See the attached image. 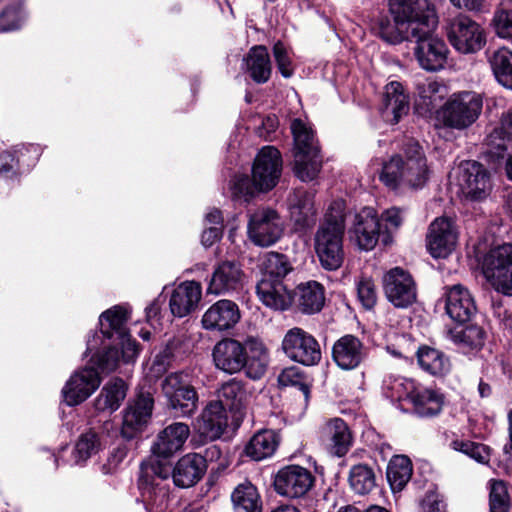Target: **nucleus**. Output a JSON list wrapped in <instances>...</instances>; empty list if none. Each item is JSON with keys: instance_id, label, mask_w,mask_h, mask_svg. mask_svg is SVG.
Masks as SVG:
<instances>
[{"instance_id": "nucleus-1", "label": "nucleus", "mask_w": 512, "mask_h": 512, "mask_svg": "<svg viewBox=\"0 0 512 512\" xmlns=\"http://www.w3.org/2000/svg\"><path fill=\"white\" fill-rule=\"evenodd\" d=\"M403 153L391 157L383 164L381 181L391 189L401 185L421 188L428 180V167L422 147L413 139L403 145Z\"/></svg>"}, {"instance_id": "nucleus-2", "label": "nucleus", "mask_w": 512, "mask_h": 512, "mask_svg": "<svg viewBox=\"0 0 512 512\" xmlns=\"http://www.w3.org/2000/svg\"><path fill=\"white\" fill-rule=\"evenodd\" d=\"M344 232L345 205L342 201H334L314 236L315 252L323 269L335 271L342 266L345 257Z\"/></svg>"}, {"instance_id": "nucleus-3", "label": "nucleus", "mask_w": 512, "mask_h": 512, "mask_svg": "<svg viewBox=\"0 0 512 512\" xmlns=\"http://www.w3.org/2000/svg\"><path fill=\"white\" fill-rule=\"evenodd\" d=\"M293 135V172L303 182L313 181L319 175L323 158L318 140L310 126L301 119L291 122Z\"/></svg>"}, {"instance_id": "nucleus-4", "label": "nucleus", "mask_w": 512, "mask_h": 512, "mask_svg": "<svg viewBox=\"0 0 512 512\" xmlns=\"http://www.w3.org/2000/svg\"><path fill=\"white\" fill-rule=\"evenodd\" d=\"M483 109L482 94L463 90L452 93L439 110L444 127L464 131L479 119Z\"/></svg>"}, {"instance_id": "nucleus-5", "label": "nucleus", "mask_w": 512, "mask_h": 512, "mask_svg": "<svg viewBox=\"0 0 512 512\" xmlns=\"http://www.w3.org/2000/svg\"><path fill=\"white\" fill-rule=\"evenodd\" d=\"M171 466L167 463H150L141 466L139 488L147 512H164L169 500Z\"/></svg>"}, {"instance_id": "nucleus-6", "label": "nucleus", "mask_w": 512, "mask_h": 512, "mask_svg": "<svg viewBox=\"0 0 512 512\" xmlns=\"http://www.w3.org/2000/svg\"><path fill=\"white\" fill-rule=\"evenodd\" d=\"M389 7L394 20L406 26L412 36L426 35L437 25L434 7L428 0H390Z\"/></svg>"}, {"instance_id": "nucleus-7", "label": "nucleus", "mask_w": 512, "mask_h": 512, "mask_svg": "<svg viewBox=\"0 0 512 512\" xmlns=\"http://www.w3.org/2000/svg\"><path fill=\"white\" fill-rule=\"evenodd\" d=\"M167 407L178 417H190L198 409V393L185 372H172L160 384Z\"/></svg>"}, {"instance_id": "nucleus-8", "label": "nucleus", "mask_w": 512, "mask_h": 512, "mask_svg": "<svg viewBox=\"0 0 512 512\" xmlns=\"http://www.w3.org/2000/svg\"><path fill=\"white\" fill-rule=\"evenodd\" d=\"M482 272L496 292L512 296V244L490 249L484 256Z\"/></svg>"}, {"instance_id": "nucleus-9", "label": "nucleus", "mask_w": 512, "mask_h": 512, "mask_svg": "<svg viewBox=\"0 0 512 512\" xmlns=\"http://www.w3.org/2000/svg\"><path fill=\"white\" fill-rule=\"evenodd\" d=\"M282 350L292 361L313 366L321 360V348L316 338L300 327L289 329L282 340Z\"/></svg>"}, {"instance_id": "nucleus-10", "label": "nucleus", "mask_w": 512, "mask_h": 512, "mask_svg": "<svg viewBox=\"0 0 512 512\" xmlns=\"http://www.w3.org/2000/svg\"><path fill=\"white\" fill-rule=\"evenodd\" d=\"M447 37L450 44L462 54L476 53L486 43L483 28L468 16L452 19L447 27Z\"/></svg>"}, {"instance_id": "nucleus-11", "label": "nucleus", "mask_w": 512, "mask_h": 512, "mask_svg": "<svg viewBox=\"0 0 512 512\" xmlns=\"http://www.w3.org/2000/svg\"><path fill=\"white\" fill-rule=\"evenodd\" d=\"M247 229L249 239L260 247L272 246L283 234L279 214L268 207L258 208L249 214Z\"/></svg>"}, {"instance_id": "nucleus-12", "label": "nucleus", "mask_w": 512, "mask_h": 512, "mask_svg": "<svg viewBox=\"0 0 512 512\" xmlns=\"http://www.w3.org/2000/svg\"><path fill=\"white\" fill-rule=\"evenodd\" d=\"M457 182L463 197L471 201L485 199L492 189L490 173L481 163L473 160L459 165Z\"/></svg>"}, {"instance_id": "nucleus-13", "label": "nucleus", "mask_w": 512, "mask_h": 512, "mask_svg": "<svg viewBox=\"0 0 512 512\" xmlns=\"http://www.w3.org/2000/svg\"><path fill=\"white\" fill-rule=\"evenodd\" d=\"M386 299L395 308L407 309L417 301V285L410 273L395 267L383 276Z\"/></svg>"}, {"instance_id": "nucleus-14", "label": "nucleus", "mask_w": 512, "mask_h": 512, "mask_svg": "<svg viewBox=\"0 0 512 512\" xmlns=\"http://www.w3.org/2000/svg\"><path fill=\"white\" fill-rule=\"evenodd\" d=\"M282 157L280 152L273 146L263 147L257 154L252 174L259 191H270L273 189L281 176Z\"/></svg>"}, {"instance_id": "nucleus-15", "label": "nucleus", "mask_w": 512, "mask_h": 512, "mask_svg": "<svg viewBox=\"0 0 512 512\" xmlns=\"http://www.w3.org/2000/svg\"><path fill=\"white\" fill-rule=\"evenodd\" d=\"M311 471L299 465L281 468L274 479L276 492L288 498H300L307 494L314 484Z\"/></svg>"}, {"instance_id": "nucleus-16", "label": "nucleus", "mask_w": 512, "mask_h": 512, "mask_svg": "<svg viewBox=\"0 0 512 512\" xmlns=\"http://www.w3.org/2000/svg\"><path fill=\"white\" fill-rule=\"evenodd\" d=\"M154 407L150 393H139L124 411L121 435L127 440L137 437L148 425Z\"/></svg>"}, {"instance_id": "nucleus-17", "label": "nucleus", "mask_w": 512, "mask_h": 512, "mask_svg": "<svg viewBox=\"0 0 512 512\" xmlns=\"http://www.w3.org/2000/svg\"><path fill=\"white\" fill-rule=\"evenodd\" d=\"M381 231L380 218L372 207H364L354 215L350 238L359 249L372 250L378 243Z\"/></svg>"}, {"instance_id": "nucleus-18", "label": "nucleus", "mask_w": 512, "mask_h": 512, "mask_svg": "<svg viewBox=\"0 0 512 512\" xmlns=\"http://www.w3.org/2000/svg\"><path fill=\"white\" fill-rule=\"evenodd\" d=\"M190 435V428L182 422H174L161 430L151 451L155 461L152 463H167L177 452H179Z\"/></svg>"}, {"instance_id": "nucleus-19", "label": "nucleus", "mask_w": 512, "mask_h": 512, "mask_svg": "<svg viewBox=\"0 0 512 512\" xmlns=\"http://www.w3.org/2000/svg\"><path fill=\"white\" fill-rule=\"evenodd\" d=\"M101 378L93 367L76 371L62 389L64 401L69 406L79 405L88 399L99 387Z\"/></svg>"}, {"instance_id": "nucleus-20", "label": "nucleus", "mask_w": 512, "mask_h": 512, "mask_svg": "<svg viewBox=\"0 0 512 512\" xmlns=\"http://www.w3.org/2000/svg\"><path fill=\"white\" fill-rule=\"evenodd\" d=\"M415 57L419 65L427 71H437L444 67L448 49L444 41L433 36V30L426 35H415Z\"/></svg>"}, {"instance_id": "nucleus-21", "label": "nucleus", "mask_w": 512, "mask_h": 512, "mask_svg": "<svg viewBox=\"0 0 512 512\" xmlns=\"http://www.w3.org/2000/svg\"><path fill=\"white\" fill-rule=\"evenodd\" d=\"M458 233L453 221L446 217L436 218L429 226L427 248L434 258H445L455 249Z\"/></svg>"}, {"instance_id": "nucleus-22", "label": "nucleus", "mask_w": 512, "mask_h": 512, "mask_svg": "<svg viewBox=\"0 0 512 512\" xmlns=\"http://www.w3.org/2000/svg\"><path fill=\"white\" fill-rule=\"evenodd\" d=\"M446 314L456 323L464 324L476 314L477 306L470 290L462 284L444 287Z\"/></svg>"}, {"instance_id": "nucleus-23", "label": "nucleus", "mask_w": 512, "mask_h": 512, "mask_svg": "<svg viewBox=\"0 0 512 512\" xmlns=\"http://www.w3.org/2000/svg\"><path fill=\"white\" fill-rule=\"evenodd\" d=\"M212 356L216 368L228 374L240 372L247 364L246 346L233 338L217 342Z\"/></svg>"}, {"instance_id": "nucleus-24", "label": "nucleus", "mask_w": 512, "mask_h": 512, "mask_svg": "<svg viewBox=\"0 0 512 512\" xmlns=\"http://www.w3.org/2000/svg\"><path fill=\"white\" fill-rule=\"evenodd\" d=\"M244 272L240 263L225 260L213 270L207 287V294L225 295L238 291L244 282Z\"/></svg>"}, {"instance_id": "nucleus-25", "label": "nucleus", "mask_w": 512, "mask_h": 512, "mask_svg": "<svg viewBox=\"0 0 512 512\" xmlns=\"http://www.w3.org/2000/svg\"><path fill=\"white\" fill-rule=\"evenodd\" d=\"M240 318L239 306L232 300L221 299L205 311L201 324L205 330L225 332L234 328Z\"/></svg>"}, {"instance_id": "nucleus-26", "label": "nucleus", "mask_w": 512, "mask_h": 512, "mask_svg": "<svg viewBox=\"0 0 512 512\" xmlns=\"http://www.w3.org/2000/svg\"><path fill=\"white\" fill-rule=\"evenodd\" d=\"M367 349L360 339L347 334L339 338L332 347V358L343 370L357 368L366 358Z\"/></svg>"}, {"instance_id": "nucleus-27", "label": "nucleus", "mask_w": 512, "mask_h": 512, "mask_svg": "<svg viewBox=\"0 0 512 512\" xmlns=\"http://www.w3.org/2000/svg\"><path fill=\"white\" fill-rule=\"evenodd\" d=\"M207 470L206 459L198 453L182 456L171 470L173 482L181 488H189L198 483Z\"/></svg>"}, {"instance_id": "nucleus-28", "label": "nucleus", "mask_w": 512, "mask_h": 512, "mask_svg": "<svg viewBox=\"0 0 512 512\" xmlns=\"http://www.w3.org/2000/svg\"><path fill=\"white\" fill-rule=\"evenodd\" d=\"M410 109L409 96L401 83L392 81L385 86L381 106L382 117L392 124H396L407 115Z\"/></svg>"}, {"instance_id": "nucleus-29", "label": "nucleus", "mask_w": 512, "mask_h": 512, "mask_svg": "<svg viewBox=\"0 0 512 512\" xmlns=\"http://www.w3.org/2000/svg\"><path fill=\"white\" fill-rule=\"evenodd\" d=\"M201 285L195 281H185L172 292L169 306L171 313L179 318L194 311L201 299Z\"/></svg>"}, {"instance_id": "nucleus-30", "label": "nucleus", "mask_w": 512, "mask_h": 512, "mask_svg": "<svg viewBox=\"0 0 512 512\" xmlns=\"http://www.w3.org/2000/svg\"><path fill=\"white\" fill-rule=\"evenodd\" d=\"M315 194L304 190H296L290 198V216L298 229L305 230L315 225L317 209L314 203Z\"/></svg>"}, {"instance_id": "nucleus-31", "label": "nucleus", "mask_w": 512, "mask_h": 512, "mask_svg": "<svg viewBox=\"0 0 512 512\" xmlns=\"http://www.w3.org/2000/svg\"><path fill=\"white\" fill-rule=\"evenodd\" d=\"M228 424L227 412L221 403L209 402L197 420L199 433L209 440L221 437Z\"/></svg>"}, {"instance_id": "nucleus-32", "label": "nucleus", "mask_w": 512, "mask_h": 512, "mask_svg": "<svg viewBox=\"0 0 512 512\" xmlns=\"http://www.w3.org/2000/svg\"><path fill=\"white\" fill-rule=\"evenodd\" d=\"M256 292L260 301L273 310L284 311L292 304V293L281 280L261 279Z\"/></svg>"}, {"instance_id": "nucleus-33", "label": "nucleus", "mask_w": 512, "mask_h": 512, "mask_svg": "<svg viewBox=\"0 0 512 512\" xmlns=\"http://www.w3.org/2000/svg\"><path fill=\"white\" fill-rule=\"evenodd\" d=\"M189 338L181 333L172 337L164 348L155 356L152 370L157 374L166 372L171 363L182 358L190 350Z\"/></svg>"}, {"instance_id": "nucleus-34", "label": "nucleus", "mask_w": 512, "mask_h": 512, "mask_svg": "<svg viewBox=\"0 0 512 512\" xmlns=\"http://www.w3.org/2000/svg\"><path fill=\"white\" fill-rule=\"evenodd\" d=\"M247 73L258 84L266 83L272 72L268 50L265 46L252 47L244 58Z\"/></svg>"}, {"instance_id": "nucleus-35", "label": "nucleus", "mask_w": 512, "mask_h": 512, "mask_svg": "<svg viewBox=\"0 0 512 512\" xmlns=\"http://www.w3.org/2000/svg\"><path fill=\"white\" fill-rule=\"evenodd\" d=\"M512 144V112L502 115L500 126L495 128L486 138V153L501 158Z\"/></svg>"}, {"instance_id": "nucleus-36", "label": "nucleus", "mask_w": 512, "mask_h": 512, "mask_svg": "<svg viewBox=\"0 0 512 512\" xmlns=\"http://www.w3.org/2000/svg\"><path fill=\"white\" fill-rule=\"evenodd\" d=\"M410 402L418 416L433 417L441 412L444 397L436 390L416 387Z\"/></svg>"}, {"instance_id": "nucleus-37", "label": "nucleus", "mask_w": 512, "mask_h": 512, "mask_svg": "<svg viewBox=\"0 0 512 512\" xmlns=\"http://www.w3.org/2000/svg\"><path fill=\"white\" fill-rule=\"evenodd\" d=\"M324 435L329 442L331 452L338 457L344 456L352 443L347 424L340 418L330 420L324 427Z\"/></svg>"}, {"instance_id": "nucleus-38", "label": "nucleus", "mask_w": 512, "mask_h": 512, "mask_svg": "<svg viewBox=\"0 0 512 512\" xmlns=\"http://www.w3.org/2000/svg\"><path fill=\"white\" fill-rule=\"evenodd\" d=\"M233 512H261L262 502L257 488L249 481L238 484L231 493Z\"/></svg>"}, {"instance_id": "nucleus-39", "label": "nucleus", "mask_w": 512, "mask_h": 512, "mask_svg": "<svg viewBox=\"0 0 512 512\" xmlns=\"http://www.w3.org/2000/svg\"><path fill=\"white\" fill-rule=\"evenodd\" d=\"M215 403H221L225 410H230L236 414H241L246 406L247 393L241 381L231 379L224 383L218 390V400Z\"/></svg>"}, {"instance_id": "nucleus-40", "label": "nucleus", "mask_w": 512, "mask_h": 512, "mask_svg": "<svg viewBox=\"0 0 512 512\" xmlns=\"http://www.w3.org/2000/svg\"><path fill=\"white\" fill-rule=\"evenodd\" d=\"M325 303L324 288L315 281L301 284L297 292V305L301 312L314 314L319 312Z\"/></svg>"}, {"instance_id": "nucleus-41", "label": "nucleus", "mask_w": 512, "mask_h": 512, "mask_svg": "<svg viewBox=\"0 0 512 512\" xmlns=\"http://www.w3.org/2000/svg\"><path fill=\"white\" fill-rule=\"evenodd\" d=\"M488 62L498 83L512 90V51L501 47L488 52Z\"/></svg>"}, {"instance_id": "nucleus-42", "label": "nucleus", "mask_w": 512, "mask_h": 512, "mask_svg": "<svg viewBox=\"0 0 512 512\" xmlns=\"http://www.w3.org/2000/svg\"><path fill=\"white\" fill-rule=\"evenodd\" d=\"M129 312L126 308L116 305L100 316L101 331L107 338L124 337L127 330Z\"/></svg>"}, {"instance_id": "nucleus-43", "label": "nucleus", "mask_w": 512, "mask_h": 512, "mask_svg": "<svg viewBox=\"0 0 512 512\" xmlns=\"http://www.w3.org/2000/svg\"><path fill=\"white\" fill-rule=\"evenodd\" d=\"M417 360L424 371L434 376H444L451 368L450 360L443 352L428 346L418 349Z\"/></svg>"}, {"instance_id": "nucleus-44", "label": "nucleus", "mask_w": 512, "mask_h": 512, "mask_svg": "<svg viewBox=\"0 0 512 512\" xmlns=\"http://www.w3.org/2000/svg\"><path fill=\"white\" fill-rule=\"evenodd\" d=\"M126 397L125 383L121 379L109 381L101 390L94 402L98 411H116Z\"/></svg>"}, {"instance_id": "nucleus-45", "label": "nucleus", "mask_w": 512, "mask_h": 512, "mask_svg": "<svg viewBox=\"0 0 512 512\" xmlns=\"http://www.w3.org/2000/svg\"><path fill=\"white\" fill-rule=\"evenodd\" d=\"M278 437L273 430L256 433L248 443L245 451L249 457L259 461L271 456L278 446Z\"/></svg>"}, {"instance_id": "nucleus-46", "label": "nucleus", "mask_w": 512, "mask_h": 512, "mask_svg": "<svg viewBox=\"0 0 512 512\" xmlns=\"http://www.w3.org/2000/svg\"><path fill=\"white\" fill-rule=\"evenodd\" d=\"M387 479L393 491H401L412 476V463L407 456H394L387 467Z\"/></svg>"}, {"instance_id": "nucleus-47", "label": "nucleus", "mask_w": 512, "mask_h": 512, "mask_svg": "<svg viewBox=\"0 0 512 512\" xmlns=\"http://www.w3.org/2000/svg\"><path fill=\"white\" fill-rule=\"evenodd\" d=\"M375 34L389 44H399L403 41H413V36L406 26L400 25L395 20L391 22L387 18H381L374 27Z\"/></svg>"}, {"instance_id": "nucleus-48", "label": "nucleus", "mask_w": 512, "mask_h": 512, "mask_svg": "<svg viewBox=\"0 0 512 512\" xmlns=\"http://www.w3.org/2000/svg\"><path fill=\"white\" fill-rule=\"evenodd\" d=\"M415 389L414 382L404 377L390 376L383 383V392L391 401H410Z\"/></svg>"}, {"instance_id": "nucleus-49", "label": "nucleus", "mask_w": 512, "mask_h": 512, "mask_svg": "<svg viewBox=\"0 0 512 512\" xmlns=\"http://www.w3.org/2000/svg\"><path fill=\"white\" fill-rule=\"evenodd\" d=\"M262 266L264 271L262 279H269L271 281H282L291 270L286 256L276 252L267 253Z\"/></svg>"}, {"instance_id": "nucleus-50", "label": "nucleus", "mask_w": 512, "mask_h": 512, "mask_svg": "<svg viewBox=\"0 0 512 512\" xmlns=\"http://www.w3.org/2000/svg\"><path fill=\"white\" fill-rule=\"evenodd\" d=\"M349 483L356 493L367 494L375 486V474L368 465H355L350 470Z\"/></svg>"}, {"instance_id": "nucleus-51", "label": "nucleus", "mask_w": 512, "mask_h": 512, "mask_svg": "<svg viewBox=\"0 0 512 512\" xmlns=\"http://www.w3.org/2000/svg\"><path fill=\"white\" fill-rule=\"evenodd\" d=\"M450 445L453 450L467 455L478 463L488 464L490 461L491 449L485 444L470 440L455 439Z\"/></svg>"}, {"instance_id": "nucleus-52", "label": "nucleus", "mask_w": 512, "mask_h": 512, "mask_svg": "<svg viewBox=\"0 0 512 512\" xmlns=\"http://www.w3.org/2000/svg\"><path fill=\"white\" fill-rule=\"evenodd\" d=\"M101 447L97 433L89 430L79 437L75 446L76 463L84 462L92 455L96 454Z\"/></svg>"}, {"instance_id": "nucleus-53", "label": "nucleus", "mask_w": 512, "mask_h": 512, "mask_svg": "<svg viewBox=\"0 0 512 512\" xmlns=\"http://www.w3.org/2000/svg\"><path fill=\"white\" fill-rule=\"evenodd\" d=\"M490 512H508L510 498L506 484L501 480L491 482L489 495Z\"/></svg>"}, {"instance_id": "nucleus-54", "label": "nucleus", "mask_w": 512, "mask_h": 512, "mask_svg": "<svg viewBox=\"0 0 512 512\" xmlns=\"http://www.w3.org/2000/svg\"><path fill=\"white\" fill-rule=\"evenodd\" d=\"M453 339L470 349H480L485 342V331L477 325H470L455 333Z\"/></svg>"}, {"instance_id": "nucleus-55", "label": "nucleus", "mask_w": 512, "mask_h": 512, "mask_svg": "<svg viewBox=\"0 0 512 512\" xmlns=\"http://www.w3.org/2000/svg\"><path fill=\"white\" fill-rule=\"evenodd\" d=\"M23 20L24 11L22 6H9L0 14V28L4 32L18 29Z\"/></svg>"}, {"instance_id": "nucleus-56", "label": "nucleus", "mask_w": 512, "mask_h": 512, "mask_svg": "<svg viewBox=\"0 0 512 512\" xmlns=\"http://www.w3.org/2000/svg\"><path fill=\"white\" fill-rule=\"evenodd\" d=\"M120 360V352L116 347H109L92 357V361L102 372L109 373L116 369Z\"/></svg>"}, {"instance_id": "nucleus-57", "label": "nucleus", "mask_w": 512, "mask_h": 512, "mask_svg": "<svg viewBox=\"0 0 512 512\" xmlns=\"http://www.w3.org/2000/svg\"><path fill=\"white\" fill-rule=\"evenodd\" d=\"M231 188L235 196L245 197L246 199L260 192L254 178H249V176L245 174L236 175L232 181Z\"/></svg>"}, {"instance_id": "nucleus-58", "label": "nucleus", "mask_w": 512, "mask_h": 512, "mask_svg": "<svg viewBox=\"0 0 512 512\" xmlns=\"http://www.w3.org/2000/svg\"><path fill=\"white\" fill-rule=\"evenodd\" d=\"M493 24L496 34L512 41V9H502L495 13Z\"/></svg>"}, {"instance_id": "nucleus-59", "label": "nucleus", "mask_w": 512, "mask_h": 512, "mask_svg": "<svg viewBox=\"0 0 512 512\" xmlns=\"http://www.w3.org/2000/svg\"><path fill=\"white\" fill-rule=\"evenodd\" d=\"M358 298L366 309H371L377 302V292L374 282L371 279H363L357 286Z\"/></svg>"}, {"instance_id": "nucleus-60", "label": "nucleus", "mask_w": 512, "mask_h": 512, "mask_svg": "<svg viewBox=\"0 0 512 512\" xmlns=\"http://www.w3.org/2000/svg\"><path fill=\"white\" fill-rule=\"evenodd\" d=\"M273 55L278 67V70L282 74L283 77L289 78L293 74V69L291 67V59L288 54V51L283 43L277 42L273 46Z\"/></svg>"}, {"instance_id": "nucleus-61", "label": "nucleus", "mask_w": 512, "mask_h": 512, "mask_svg": "<svg viewBox=\"0 0 512 512\" xmlns=\"http://www.w3.org/2000/svg\"><path fill=\"white\" fill-rule=\"evenodd\" d=\"M278 383L281 386H296L299 385L305 400L308 399L310 390L308 386L300 382V376L295 368L284 369L278 376Z\"/></svg>"}, {"instance_id": "nucleus-62", "label": "nucleus", "mask_w": 512, "mask_h": 512, "mask_svg": "<svg viewBox=\"0 0 512 512\" xmlns=\"http://www.w3.org/2000/svg\"><path fill=\"white\" fill-rule=\"evenodd\" d=\"M116 339L121 346V357L123 360L125 362L133 361L139 353L136 341L130 338L129 333H125L124 337H116Z\"/></svg>"}, {"instance_id": "nucleus-63", "label": "nucleus", "mask_w": 512, "mask_h": 512, "mask_svg": "<svg viewBox=\"0 0 512 512\" xmlns=\"http://www.w3.org/2000/svg\"><path fill=\"white\" fill-rule=\"evenodd\" d=\"M268 357L255 358L251 357V360H247L246 374L251 379H260L266 372Z\"/></svg>"}, {"instance_id": "nucleus-64", "label": "nucleus", "mask_w": 512, "mask_h": 512, "mask_svg": "<svg viewBox=\"0 0 512 512\" xmlns=\"http://www.w3.org/2000/svg\"><path fill=\"white\" fill-rule=\"evenodd\" d=\"M382 218L389 227L398 229L404 221V211L398 207H391L382 213Z\"/></svg>"}]
</instances>
